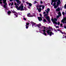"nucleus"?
I'll list each match as a JSON object with an SVG mask.
<instances>
[{
    "label": "nucleus",
    "instance_id": "c756f323",
    "mask_svg": "<svg viewBox=\"0 0 66 66\" xmlns=\"http://www.w3.org/2000/svg\"><path fill=\"white\" fill-rule=\"evenodd\" d=\"M60 26H63V24H60Z\"/></svg>",
    "mask_w": 66,
    "mask_h": 66
},
{
    "label": "nucleus",
    "instance_id": "f8f14e48",
    "mask_svg": "<svg viewBox=\"0 0 66 66\" xmlns=\"http://www.w3.org/2000/svg\"><path fill=\"white\" fill-rule=\"evenodd\" d=\"M38 18L39 21H42V18H41V17H38Z\"/></svg>",
    "mask_w": 66,
    "mask_h": 66
},
{
    "label": "nucleus",
    "instance_id": "b1692460",
    "mask_svg": "<svg viewBox=\"0 0 66 66\" xmlns=\"http://www.w3.org/2000/svg\"><path fill=\"white\" fill-rule=\"evenodd\" d=\"M26 3H27V4H29V3L28 2H26Z\"/></svg>",
    "mask_w": 66,
    "mask_h": 66
},
{
    "label": "nucleus",
    "instance_id": "9b49d317",
    "mask_svg": "<svg viewBox=\"0 0 66 66\" xmlns=\"http://www.w3.org/2000/svg\"><path fill=\"white\" fill-rule=\"evenodd\" d=\"M58 15L57 16L56 18H58L60 17V16H61V12H59L58 13Z\"/></svg>",
    "mask_w": 66,
    "mask_h": 66
},
{
    "label": "nucleus",
    "instance_id": "e433bc0d",
    "mask_svg": "<svg viewBox=\"0 0 66 66\" xmlns=\"http://www.w3.org/2000/svg\"><path fill=\"white\" fill-rule=\"evenodd\" d=\"M13 8V7H11V8Z\"/></svg>",
    "mask_w": 66,
    "mask_h": 66
},
{
    "label": "nucleus",
    "instance_id": "cd10ccee",
    "mask_svg": "<svg viewBox=\"0 0 66 66\" xmlns=\"http://www.w3.org/2000/svg\"><path fill=\"white\" fill-rule=\"evenodd\" d=\"M56 28H59V26H56Z\"/></svg>",
    "mask_w": 66,
    "mask_h": 66
},
{
    "label": "nucleus",
    "instance_id": "4c0bfd02",
    "mask_svg": "<svg viewBox=\"0 0 66 66\" xmlns=\"http://www.w3.org/2000/svg\"><path fill=\"white\" fill-rule=\"evenodd\" d=\"M45 11L46 12V11H47V10H45Z\"/></svg>",
    "mask_w": 66,
    "mask_h": 66
},
{
    "label": "nucleus",
    "instance_id": "7ed1b4c3",
    "mask_svg": "<svg viewBox=\"0 0 66 66\" xmlns=\"http://www.w3.org/2000/svg\"><path fill=\"white\" fill-rule=\"evenodd\" d=\"M52 1L51 5H52L53 3L54 2L53 6H54V9H56L57 7V6H59L61 3L60 0H52Z\"/></svg>",
    "mask_w": 66,
    "mask_h": 66
},
{
    "label": "nucleus",
    "instance_id": "ddd939ff",
    "mask_svg": "<svg viewBox=\"0 0 66 66\" xmlns=\"http://www.w3.org/2000/svg\"><path fill=\"white\" fill-rule=\"evenodd\" d=\"M57 31H60V32H61V33H62V34H65V32H62V31L61 30H60L59 29H57Z\"/></svg>",
    "mask_w": 66,
    "mask_h": 66
},
{
    "label": "nucleus",
    "instance_id": "f03ea898",
    "mask_svg": "<svg viewBox=\"0 0 66 66\" xmlns=\"http://www.w3.org/2000/svg\"><path fill=\"white\" fill-rule=\"evenodd\" d=\"M16 2H17V4L16 3H14V5H15V7L16 9H17L18 10H20V11H24V8H23V4L22 3L20 5V6L19 7L18 6L19 4H20L21 3V2L19 1V0H15Z\"/></svg>",
    "mask_w": 66,
    "mask_h": 66
},
{
    "label": "nucleus",
    "instance_id": "9d476101",
    "mask_svg": "<svg viewBox=\"0 0 66 66\" xmlns=\"http://www.w3.org/2000/svg\"><path fill=\"white\" fill-rule=\"evenodd\" d=\"M26 25H25L26 26V28L27 29H28V27H29V22H27L26 23Z\"/></svg>",
    "mask_w": 66,
    "mask_h": 66
},
{
    "label": "nucleus",
    "instance_id": "4be33fe9",
    "mask_svg": "<svg viewBox=\"0 0 66 66\" xmlns=\"http://www.w3.org/2000/svg\"><path fill=\"white\" fill-rule=\"evenodd\" d=\"M1 1H2V0H0V4L2 3V2H1Z\"/></svg>",
    "mask_w": 66,
    "mask_h": 66
},
{
    "label": "nucleus",
    "instance_id": "f704fd0d",
    "mask_svg": "<svg viewBox=\"0 0 66 66\" xmlns=\"http://www.w3.org/2000/svg\"><path fill=\"white\" fill-rule=\"evenodd\" d=\"M40 16H42V15H41V14H40Z\"/></svg>",
    "mask_w": 66,
    "mask_h": 66
},
{
    "label": "nucleus",
    "instance_id": "4468645a",
    "mask_svg": "<svg viewBox=\"0 0 66 66\" xmlns=\"http://www.w3.org/2000/svg\"><path fill=\"white\" fill-rule=\"evenodd\" d=\"M13 4H14L13 3H9V6H12L13 5Z\"/></svg>",
    "mask_w": 66,
    "mask_h": 66
},
{
    "label": "nucleus",
    "instance_id": "c9c22d12",
    "mask_svg": "<svg viewBox=\"0 0 66 66\" xmlns=\"http://www.w3.org/2000/svg\"><path fill=\"white\" fill-rule=\"evenodd\" d=\"M28 7L29 9H30V7Z\"/></svg>",
    "mask_w": 66,
    "mask_h": 66
},
{
    "label": "nucleus",
    "instance_id": "f257e3e1",
    "mask_svg": "<svg viewBox=\"0 0 66 66\" xmlns=\"http://www.w3.org/2000/svg\"><path fill=\"white\" fill-rule=\"evenodd\" d=\"M31 24L32 27H37L38 26V29L39 30V32L42 33V34L45 35V36H47V35L46 34V27L44 26H42L41 24L40 23L38 24H36L33 22H32Z\"/></svg>",
    "mask_w": 66,
    "mask_h": 66
},
{
    "label": "nucleus",
    "instance_id": "5701e85b",
    "mask_svg": "<svg viewBox=\"0 0 66 66\" xmlns=\"http://www.w3.org/2000/svg\"><path fill=\"white\" fill-rule=\"evenodd\" d=\"M37 2L36 1H35L34 2V4H35V3H37Z\"/></svg>",
    "mask_w": 66,
    "mask_h": 66
},
{
    "label": "nucleus",
    "instance_id": "412c9836",
    "mask_svg": "<svg viewBox=\"0 0 66 66\" xmlns=\"http://www.w3.org/2000/svg\"><path fill=\"white\" fill-rule=\"evenodd\" d=\"M29 6H32V4L30 3H29L28 4Z\"/></svg>",
    "mask_w": 66,
    "mask_h": 66
},
{
    "label": "nucleus",
    "instance_id": "1a4fd4ad",
    "mask_svg": "<svg viewBox=\"0 0 66 66\" xmlns=\"http://www.w3.org/2000/svg\"><path fill=\"white\" fill-rule=\"evenodd\" d=\"M13 13H14V14L15 17H18V13H17L15 11L13 12Z\"/></svg>",
    "mask_w": 66,
    "mask_h": 66
},
{
    "label": "nucleus",
    "instance_id": "aec40b11",
    "mask_svg": "<svg viewBox=\"0 0 66 66\" xmlns=\"http://www.w3.org/2000/svg\"><path fill=\"white\" fill-rule=\"evenodd\" d=\"M42 18L43 19V21H44V22H46V20L44 19V17H42Z\"/></svg>",
    "mask_w": 66,
    "mask_h": 66
},
{
    "label": "nucleus",
    "instance_id": "f3484780",
    "mask_svg": "<svg viewBox=\"0 0 66 66\" xmlns=\"http://www.w3.org/2000/svg\"><path fill=\"white\" fill-rule=\"evenodd\" d=\"M40 7H42V9H44V7H45V6L44 5H43V6H42V5H40Z\"/></svg>",
    "mask_w": 66,
    "mask_h": 66
},
{
    "label": "nucleus",
    "instance_id": "2f4dec72",
    "mask_svg": "<svg viewBox=\"0 0 66 66\" xmlns=\"http://www.w3.org/2000/svg\"><path fill=\"white\" fill-rule=\"evenodd\" d=\"M46 13V12H43V14H45Z\"/></svg>",
    "mask_w": 66,
    "mask_h": 66
},
{
    "label": "nucleus",
    "instance_id": "6e6552de",
    "mask_svg": "<svg viewBox=\"0 0 66 66\" xmlns=\"http://www.w3.org/2000/svg\"><path fill=\"white\" fill-rule=\"evenodd\" d=\"M35 16V13H33L32 15H31V13H28L27 14V17H33V16Z\"/></svg>",
    "mask_w": 66,
    "mask_h": 66
},
{
    "label": "nucleus",
    "instance_id": "72a5a7b5",
    "mask_svg": "<svg viewBox=\"0 0 66 66\" xmlns=\"http://www.w3.org/2000/svg\"><path fill=\"white\" fill-rule=\"evenodd\" d=\"M55 32H56V30H55Z\"/></svg>",
    "mask_w": 66,
    "mask_h": 66
},
{
    "label": "nucleus",
    "instance_id": "0eeeda50",
    "mask_svg": "<svg viewBox=\"0 0 66 66\" xmlns=\"http://www.w3.org/2000/svg\"><path fill=\"white\" fill-rule=\"evenodd\" d=\"M57 19L56 18H54V19H52L51 20L53 22L54 24H57V22L56 21H57Z\"/></svg>",
    "mask_w": 66,
    "mask_h": 66
},
{
    "label": "nucleus",
    "instance_id": "a211bd4d",
    "mask_svg": "<svg viewBox=\"0 0 66 66\" xmlns=\"http://www.w3.org/2000/svg\"><path fill=\"white\" fill-rule=\"evenodd\" d=\"M24 10H25L26 11H27V10H28V9L26 8V7H24Z\"/></svg>",
    "mask_w": 66,
    "mask_h": 66
},
{
    "label": "nucleus",
    "instance_id": "6ab92c4d",
    "mask_svg": "<svg viewBox=\"0 0 66 66\" xmlns=\"http://www.w3.org/2000/svg\"><path fill=\"white\" fill-rule=\"evenodd\" d=\"M38 10L39 12H40L41 10H42V9H41V8H39V9H38Z\"/></svg>",
    "mask_w": 66,
    "mask_h": 66
},
{
    "label": "nucleus",
    "instance_id": "20e7f679",
    "mask_svg": "<svg viewBox=\"0 0 66 66\" xmlns=\"http://www.w3.org/2000/svg\"><path fill=\"white\" fill-rule=\"evenodd\" d=\"M50 11V9L49 8H48L47 9V11L46 12V13H47L46 14L44 15V16L46 18V19L49 22V23H50V18H49V16H48L49 13V12Z\"/></svg>",
    "mask_w": 66,
    "mask_h": 66
},
{
    "label": "nucleus",
    "instance_id": "393cba45",
    "mask_svg": "<svg viewBox=\"0 0 66 66\" xmlns=\"http://www.w3.org/2000/svg\"><path fill=\"white\" fill-rule=\"evenodd\" d=\"M62 14L63 15H64L65 14V13H64V12H62Z\"/></svg>",
    "mask_w": 66,
    "mask_h": 66
},
{
    "label": "nucleus",
    "instance_id": "39448f33",
    "mask_svg": "<svg viewBox=\"0 0 66 66\" xmlns=\"http://www.w3.org/2000/svg\"><path fill=\"white\" fill-rule=\"evenodd\" d=\"M3 3L4 5V7L5 8V10H8L9 9V8H7V3H6V0H3Z\"/></svg>",
    "mask_w": 66,
    "mask_h": 66
},
{
    "label": "nucleus",
    "instance_id": "dca6fc26",
    "mask_svg": "<svg viewBox=\"0 0 66 66\" xmlns=\"http://www.w3.org/2000/svg\"><path fill=\"white\" fill-rule=\"evenodd\" d=\"M7 13H8V15H10V14L11 13V12L10 11H9Z\"/></svg>",
    "mask_w": 66,
    "mask_h": 66
},
{
    "label": "nucleus",
    "instance_id": "473e14b6",
    "mask_svg": "<svg viewBox=\"0 0 66 66\" xmlns=\"http://www.w3.org/2000/svg\"><path fill=\"white\" fill-rule=\"evenodd\" d=\"M13 1V0H10V1Z\"/></svg>",
    "mask_w": 66,
    "mask_h": 66
},
{
    "label": "nucleus",
    "instance_id": "7c9ffc66",
    "mask_svg": "<svg viewBox=\"0 0 66 66\" xmlns=\"http://www.w3.org/2000/svg\"><path fill=\"white\" fill-rule=\"evenodd\" d=\"M40 3H42V4H43V2L42 1H41L40 2Z\"/></svg>",
    "mask_w": 66,
    "mask_h": 66
},
{
    "label": "nucleus",
    "instance_id": "2eb2a0df",
    "mask_svg": "<svg viewBox=\"0 0 66 66\" xmlns=\"http://www.w3.org/2000/svg\"><path fill=\"white\" fill-rule=\"evenodd\" d=\"M56 11H60V8H58L56 9Z\"/></svg>",
    "mask_w": 66,
    "mask_h": 66
},
{
    "label": "nucleus",
    "instance_id": "423d86ee",
    "mask_svg": "<svg viewBox=\"0 0 66 66\" xmlns=\"http://www.w3.org/2000/svg\"><path fill=\"white\" fill-rule=\"evenodd\" d=\"M52 28H50V29L46 31L47 33V34H48V35H50V36H51L52 35H53V34H54L52 33L51 32V31H52Z\"/></svg>",
    "mask_w": 66,
    "mask_h": 66
},
{
    "label": "nucleus",
    "instance_id": "bb28decb",
    "mask_svg": "<svg viewBox=\"0 0 66 66\" xmlns=\"http://www.w3.org/2000/svg\"><path fill=\"white\" fill-rule=\"evenodd\" d=\"M60 22H58L57 24L58 25H59V24H60Z\"/></svg>",
    "mask_w": 66,
    "mask_h": 66
},
{
    "label": "nucleus",
    "instance_id": "c85d7f7f",
    "mask_svg": "<svg viewBox=\"0 0 66 66\" xmlns=\"http://www.w3.org/2000/svg\"><path fill=\"white\" fill-rule=\"evenodd\" d=\"M64 29H66V26H64Z\"/></svg>",
    "mask_w": 66,
    "mask_h": 66
},
{
    "label": "nucleus",
    "instance_id": "a878e982",
    "mask_svg": "<svg viewBox=\"0 0 66 66\" xmlns=\"http://www.w3.org/2000/svg\"><path fill=\"white\" fill-rule=\"evenodd\" d=\"M23 19L24 20H27L26 19V18H23Z\"/></svg>",
    "mask_w": 66,
    "mask_h": 66
}]
</instances>
